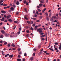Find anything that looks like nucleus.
Instances as JSON below:
<instances>
[{
	"label": "nucleus",
	"mask_w": 61,
	"mask_h": 61,
	"mask_svg": "<svg viewBox=\"0 0 61 61\" xmlns=\"http://www.w3.org/2000/svg\"><path fill=\"white\" fill-rule=\"evenodd\" d=\"M33 13L34 14H36V11L35 10H33Z\"/></svg>",
	"instance_id": "39"
},
{
	"label": "nucleus",
	"mask_w": 61,
	"mask_h": 61,
	"mask_svg": "<svg viewBox=\"0 0 61 61\" xmlns=\"http://www.w3.org/2000/svg\"><path fill=\"white\" fill-rule=\"evenodd\" d=\"M52 18H54V19H55L56 18V16H52L51 17Z\"/></svg>",
	"instance_id": "15"
},
{
	"label": "nucleus",
	"mask_w": 61,
	"mask_h": 61,
	"mask_svg": "<svg viewBox=\"0 0 61 61\" xmlns=\"http://www.w3.org/2000/svg\"><path fill=\"white\" fill-rule=\"evenodd\" d=\"M1 13H3V14H6V12L5 11H1Z\"/></svg>",
	"instance_id": "7"
},
{
	"label": "nucleus",
	"mask_w": 61,
	"mask_h": 61,
	"mask_svg": "<svg viewBox=\"0 0 61 61\" xmlns=\"http://www.w3.org/2000/svg\"><path fill=\"white\" fill-rule=\"evenodd\" d=\"M50 18V20L51 21H53V20H54L53 18H52V17H51Z\"/></svg>",
	"instance_id": "10"
},
{
	"label": "nucleus",
	"mask_w": 61,
	"mask_h": 61,
	"mask_svg": "<svg viewBox=\"0 0 61 61\" xmlns=\"http://www.w3.org/2000/svg\"><path fill=\"white\" fill-rule=\"evenodd\" d=\"M24 10L26 11V12H25L26 13H27V12L26 11V8H24Z\"/></svg>",
	"instance_id": "32"
},
{
	"label": "nucleus",
	"mask_w": 61,
	"mask_h": 61,
	"mask_svg": "<svg viewBox=\"0 0 61 61\" xmlns=\"http://www.w3.org/2000/svg\"><path fill=\"white\" fill-rule=\"evenodd\" d=\"M30 30H34V28L32 27H31L30 28Z\"/></svg>",
	"instance_id": "30"
},
{
	"label": "nucleus",
	"mask_w": 61,
	"mask_h": 61,
	"mask_svg": "<svg viewBox=\"0 0 61 61\" xmlns=\"http://www.w3.org/2000/svg\"><path fill=\"white\" fill-rule=\"evenodd\" d=\"M26 32L27 33H29V31L28 30H26Z\"/></svg>",
	"instance_id": "28"
},
{
	"label": "nucleus",
	"mask_w": 61,
	"mask_h": 61,
	"mask_svg": "<svg viewBox=\"0 0 61 61\" xmlns=\"http://www.w3.org/2000/svg\"><path fill=\"white\" fill-rule=\"evenodd\" d=\"M0 43H3V41H0Z\"/></svg>",
	"instance_id": "58"
},
{
	"label": "nucleus",
	"mask_w": 61,
	"mask_h": 61,
	"mask_svg": "<svg viewBox=\"0 0 61 61\" xmlns=\"http://www.w3.org/2000/svg\"><path fill=\"white\" fill-rule=\"evenodd\" d=\"M20 33V31H19L17 33V34H19Z\"/></svg>",
	"instance_id": "54"
},
{
	"label": "nucleus",
	"mask_w": 61,
	"mask_h": 61,
	"mask_svg": "<svg viewBox=\"0 0 61 61\" xmlns=\"http://www.w3.org/2000/svg\"><path fill=\"white\" fill-rule=\"evenodd\" d=\"M39 14H40V15H42V13H41V12Z\"/></svg>",
	"instance_id": "56"
},
{
	"label": "nucleus",
	"mask_w": 61,
	"mask_h": 61,
	"mask_svg": "<svg viewBox=\"0 0 61 61\" xmlns=\"http://www.w3.org/2000/svg\"><path fill=\"white\" fill-rule=\"evenodd\" d=\"M3 6H7V4H4L3 5Z\"/></svg>",
	"instance_id": "44"
},
{
	"label": "nucleus",
	"mask_w": 61,
	"mask_h": 61,
	"mask_svg": "<svg viewBox=\"0 0 61 61\" xmlns=\"http://www.w3.org/2000/svg\"><path fill=\"white\" fill-rule=\"evenodd\" d=\"M51 15H52V13H51V12H50V13L49 14V17H51Z\"/></svg>",
	"instance_id": "14"
},
{
	"label": "nucleus",
	"mask_w": 61,
	"mask_h": 61,
	"mask_svg": "<svg viewBox=\"0 0 61 61\" xmlns=\"http://www.w3.org/2000/svg\"><path fill=\"white\" fill-rule=\"evenodd\" d=\"M33 17H37V15L35 14V15L33 16Z\"/></svg>",
	"instance_id": "19"
},
{
	"label": "nucleus",
	"mask_w": 61,
	"mask_h": 61,
	"mask_svg": "<svg viewBox=\"0 0 61 61\" xmlns=\"http://www.w3.org/2000/svg\"><path fill=\"white\" fill-rule=\"evenodd\" d=\"M7 46H8V47H10V46H11V45H10L9 44H8Z\"/></svg>",
	"instance_id": "37"
},
{
	"label": "nucleus",
	"mask_w": 61,
	"mask_h": 61,
	"mask_svg": "<svg viewBox=\"0 0 61 61\" xmlns=\"http://www.w3.org/2000/svg\"><path fill=\"white\" fill-rule=\"evenodd\" d=\"M42 16H39V17L41 19L42 18Z\"/></svg>",
	"instance_id": "40"
},
{
	"label": "nucleus",
	"mask_w": 61,
	"mask_h": 61,
	"mask_svg": "<svg viewBox=\"0 0 61 61\" xmlns=\"http://www.w3.org/2000/svg\"><path fill=\"white\" fill-rule=\"evenodd\" d=\"M30 24H34V22H33V21H31L30 22Z\"/></svg>",
	"instance_id": "29"
},
{
	"label": "nucleus",
	"mask_w": 61,
	"mask_h": 61,
	"mask_svg": "<svg viewBox=\"0 0 61 61\" xmlns=\"http://www.w3.org/2000/svg\"><path fill=\"white\" fill-rule=\"evenodd\" d=\"M5 35L6 37H7V36H8V35L6 33L5 34Z\"/></svg>",
	"instance_id": "25"
},
{
	"label": "nucleus",
	"mask_w": 61,
	"mask_h": 61,
	"mask_svg": "<svg viewBox=\"0 0 61 61\" xmlns=\"http://www.w3.org/2000/svg\"><path fill=\"white\" fill-rule=\"evenodd\" d=\"M36 22H40V20H36Z\"/></svg>",
	"instance_id": "51"
},
{
	"label": "nucleus",
	"mask_w": 61,
	"mask_h": 61,
	"mask_svg": "<svg viewBox=\"0 0 61 61\" xmlns=\"http://www.w3.org/2000/svg\"><path fill=\"white\" fill-rule=\"evenodd\" d=\"M40 2L41 3H44V1H42L41 0V1Z\"/></svg>",
	"instance_id": "34"
},
{
	"label": "nucleus",
	"mask_w": 61,
	"mask_h": 61,
	"mask_svg": "<svg viewBox=\"0 0 61 61\" xmlns=\"http://www.w3.org/2000/svg\"><path fill=\"white\" fill-rule=\"evenodd\" d=\"M23 3L24 4H25L26 3V0H24V1L23 2Z\"/></svg>",
	"instance_id": "20"
},
{
	"label": "nucleus",
	"mask_w": 61,
	"mask_h": 61,
	"mask_svg": "<svg viewBox=\"0 0 61 61\" xmlns=\"http://www.w3.org/2000/svg\"><path fill=\"white\" fill-rule=\"evenodd\" d=\"M8 21L10 22H12V20L10 19H9L8 20Z\"/></svg>",
	"instance_id": "8"
},
{
	"label": "nucleus",
	"mask_w": 61,
	"mask_h": 61,
	"mask_svg": "<svg viewBox=\"0 0 61 61\" xmlns=\"http://www.w3.org/2000/svg\"><path fill=\"white\" fill-rule=\"evenodd\" d=\"M21 29H22V28H21V27H20L19 28V31H21Z\"/></svg>",
	"instance_id": "43"
},
{
	"label": "nucleus",
	"mask_w": 61,
	"mask_h": 61,
	"mask_svg": "<svg viewBox=\"0 0 61 61\" xmlns=\"http://www.w3.org/2000/svg\"><path fill=\"white\" fill-rule=\"evenodd\" d=\"M13 54L10 55L9 56V57H10V58H12L13 57Z\"/></svg>",
	"instance_id": "2"
},
{
	"label": "nucleus",
	"mask_w": 61,
	"mask_h": 61,
	"mask_svg": "<svg viewBox=\"0 0 61 61\" xmlns=\"http://www.w3.org/2000/svg\"><path fill=\"white\" fill-rule=\"evenodd\" d=\"M36 25V24H34L32 25V26H35Z\"/></svg>",
	"instance_id": "41"
},
{
	"label": "nucleus",
	"mask_w": 61,
	"mask_h": 61,
	"mask_svg": "<svg viewBox=\"0 0 61 61\" xmlns=\"http://www.w3.org/2000/svg\"><path fill=\"white\" fill-rule=\"evenodd\" d=\"M45 35H42L41 36V37H45Z\"/></svg>",
	"instance_id": "36"
},
{
	"label": "nucleus",
	"mask_w": 61,
	"mask_h": 61,
	"mask_svg": "<svg viewBox=\"0 0 61 61\" xmlns=\"http://www.w3.org/2000/svg\"><path fill=\"white\" fill-rule=\"evenodd\" d=\"M36 13L37 15H38V11L36 10Z\"/></svg>",
	"instance_id": "27"
},
{
	"label": "nucleus",
	"mask_w": 61,
	"mask_h": 61,
	"mask_svg": "<svg viewBox=\"0 0 61 61\" xmlns=\"http://www.w3.org/2000/svg\"><path fill=\"white\" fill-rule=\"evenodd\" d=\"M41 26V24H40V25H38V26L39 27H40V26Z\"/></svg>",
	"instance_id": "47"
},
{
	"label": "nucleus",
	"mask_w": 61,
	"mask_h": 61,
	"mask_svg": "<svg viewBox=\"0 0 61 61\" xmlns=\"http://www.w3.org/2000/svg\"><path fill=\"white\" fill-rule=\"evenodd\" d=\"M11 16L10 15H8V16H6V18H7V19H9V18L10 17H11Z\"/></svg>",
	"instance_id": "1"
},
{
	"label": "nucleus",
	"mask_w": 61,
	"mask_h": 61,
	"mask_svg": "<svg viewBox=\"0 0 61 61\" xmlns=\"http://www.w3.org/2000/svg\"><path fill=\"white\" fill-rule=\"evenodd\" d=\"M16 4L17 5H19V2L18 1H17L16 3Z\"/></svg>",
	"instance_id": "12"
},
{
	"label": "nucleus",
	"mask_w": 61,
	"mask_h": 61,
	"mask_svg": "<svg viewBox=\"0 0 61 61\" xmlns=\"http://www.w3.org/2000/svg\"><path fill=\"white\" fill-rule=\"evenodd\" d=\"M3 35H1L0 36V38H3Z\"/></svg>",
	"instance_id": "11"
},
{
	"label": "nucleus",
	"mask_w": 61,
	"mask_h": 61,
	"mask_svg": "<svg viewBox=\"0 0 61 61\" xmlns=\"http://www.w3.org/2000/svg\"><path fill=\"white\" fill-rule=\"evenodd\" d=\"M45 15H46V16H48V14L46 12L45 13Z\"/></svg>",
	"instance_id": "18"
},
{
	"label": "nucleus",
	"mask_w": 61,
	"mask_h": 61,
	"mask_svg": "<svg viewBox=\"0 0 61 61\" xmlns=\"http://www.w3.org/2000/svg\"><path fill=\"white\" fill-rule=\"evenodd\" d=\"M15 28H16V26H15V25L14 26V27L13 28V29H15Z\"/></svg>",
	"instance_id": "45"
},
{
	"label": "nucleus",
	"mask_w": 61,
	"mask_h": 61,
	"mask_svg": "<svg viewBox=\"0 0 61 61\" xmlns=\"http://www.w3.org/2000/svg\"><path fill=\"white\" fill-rule=\"evenodd\" d=\"M41 39L43 41H44L45 40V39L44 38H41Z\"/></svg>",
	"instance_id": "33"
},
{
	"label": "nucleus",
	"mask_w": 61,
	"mask_h": 61,
	"mask_svg": "<svg viewBox=\"0 0 61 61\" xmlns=\"http://www.w3.org/2000/svg\"><path fill=\"white\" fill-rule=\"evenodd\" d=\"M50 46V44L49 45V46L47 47V48H49Z\"/></svg>",
	"instance_id": "57"
},
{
	"label": "nucleus",
	"mask_w": 61,
	"mask_h": 61,
	"mask_svg": "<svg viewBox=\"0 0 61 61\" xmlns=\"http://www.w3.org/2000/svg\"><path fill=\"white\" fill-rule=\"evenodd\" d=\"M29 35L28 34H27L26 36H29Z\"/></svg>",
	"instance_id": "64"
},
{
	"label": "nucleus",
	"mask_w": 61,
	"mask_h": 61,
	"mask_svg": "<svg viewBox=\"0 0 61 61\" xmlns=\"http://www.w3.org/2000/svg\"><path fill=\"white\" fill-rule=\"evenodd\" d=\"M59 49L60 50H61V46H60L59 47Z\"/></svg>",
	"instance_id": "62"
},
{
	"label": "nucleus",
	"mask_w": 61,
	"mask_h": 61,
	"mask_svg": "<svg viewBox=\"0 0 61 61\" xmlns=\"http://www.w3.org/2000/svg\"><path fill=\"white\" fill-rule=\"evenodd\" d=\"M14 23H19V22L17 21H14Z\"/></svg>",
	"instance_id": "17"
},
{
	"label": "nucleus",
	"mask_w": 61,
	"mask_h": 61,
	"mask_svg": "<svg viewBox=\"0 0 61 61\" xmlns=\"http://www.w3.org/2000/svg\"><path fill=\"white\" fill-rule=\"evenodd\" d=\"M24 56H26V54H24Z\"/></svg>",
	"instance_id": "63"
},
{
	"label": "nucleus",
	"mask_w": 61,
	"mask_h": 61,
	"mask_svg": "<svg viewBox=\"0 0 61 61\" xmlns=\"http://www.w3.org/2000/svg\"><path fill=\"white\" fill-rule=\"evenodd\" d=\"M1 21H5V18L3 17L1 19H0Z\"/></svg>",
	"instance_id": "3"
},
{
	"label": "nucleus",
	"mask_w": 61,
	"mask_h": 61,
	"mask_svg": "<svg viewBox=\"0 0 61 61\" xmlns=\"http://www.w3.org/2000/svg\"><path fill=\"white\" fill-rule=\"evenodd\" d=\"M35 28H37V27H38V26L37 25H36L35 26Z\"/></svg>",
	"instance_id": "52"
},
{
	"label": "nucleus",
	"mask_w": 61,
	"mask_h": 61,
	"mask_svg": "<svg viewBox=\"0 0 61 61\" xmlns=\"http://www.w3.org/2000/svg\"><path fill=\"white\" fill-rule=\"evenodd\" d=\"M39 6H40V7H42V6H43V4H40L39 5Z\"/></svg>",
	"instance_id": "13"
},
{
	"label": "nucleus",
	"mask_w": 61,
	"mask_h": 61,
	"mask_svg": "<svg viewBox=\"0 0 61 61\" xmlns=\"http://www.w3.org/2000/svg\"><path fill=\"white\" fill-rule=\"evenodd\" d=\"M9 54H7V55H6L5 56V57H7V56H9Z\"/></svg>",
	"instance_id": "22"
},
{
	"label": "nucleus",
	"mask_w": 61,
	"mask_h": 61,
	"mask_svg": "<svg viewBox=\"0 0 61 61\" xmlns=\"http://www.w3.org/2000/svg\"><path fill=\"white\" fill-rule=\"evenodd\" d=\"M18 58H20V57H21V56H20V55H18Z\"/></svg>",
	"instance_id": "42"
},
{
	"label": "nucleus",
	"mask_w": 61,
	"mask_h": 61,
	"mask_svg": "<svg viewBox=\"0 0 61 61\" xmlns=\"http://www.w3.org/2000/svg\"><path fill=\"white\" fill-rule=\"evenodd\" d=\"M26 5H28V2H26Z\"/></svg>",
	"instance_id": "46"
},
{
	"label": "nucleus",
	"mask_w": 61,
	"mask_h": 61,
	"mask_svg": "<svg viewBox=\"0 0 61 61\" xmlns=\"http://www.w3.org/2000/svg\"><path fill=\"white\" fill-rule=\"evenodd\" d=\"M10 9L11 11H13L14 10V8L13 7H11L10 8Z\"/></svg>",
	"instance_id": "6"
},
{
	"label": "nucleus",
	"mask_w": 61,
	"mask_h": 61,
	"mask_svg": "<svg viewBox=\"0 0 61 61\" xmlns=\"http://www.w3.org/2000/svg\"><path fill=\"white\" fill-rule=\"evenodd\" d=\"M27 16V15H25L24 16V17L25 19H26V20H28V19L26 17Z\"/></svg>",
	"instance_id": "5"
},
{
	"label": "nucleus",
	"mask_w": 61,
	"mask_h": 61,
	"mask_svg": "<svg viewBox=\"0 0 61 61\" xmlns=\"http://www.w3.org/2000/svg\"><path fill=\"white\" fill-rule=\"evenodd\" d=\"M33 20H36V18H33Z\"/></svg>",
	"instance_id": "49"
},
{
	"label": "nucleus",
	"mask_w": 61,
	"mask_h": 61,
	"mask_svg": "<svg viewBox=\"0 0 61 61\" xmlns=\"http://www.w3.org/2000/svg\"><path fill=\"white\" fill-rule=\"evenodd\" d=\"M19 12H16V15H19Z\"/></svg>",
	"instance_id": "38"
},
{
	"label": "nucleus",
	"mask_w": 61,
	"mask_h": 61,
	"mask_svg": "<svg viewBox=\"0 0 61 61\" xmlns=\"http://www.w3.org/2000/svg\"><path fill=\"white\" fill-rule=\"evenodd\" d=\"M7 22V20H5V23L6 22Z\"/></svg>",
	"instance_id": "59"
},
{
	"label": "nucleus",
	"mask_w": 61,
	"mask_h": 61,
	"mask_svg": "<svg viewBox=\"0 0 61 61\" xmlns=\"http://www.w3.org/2000/svg\"><path fill=\"white\" fill-rule=\"evenodd\" d=\"M12 6L13 7H14L15 8V7H16V6H15V5L14 4L12 5Z\"/></svg>",
	"instance_id": "24"
},
{
	"label": "nucleus",
	"mask_w": 61,
	"mask_h": 61,
	"mask_svg": "<svg viewBox=\"0 0 61 61\" xmlns=\"http://www.w3.org/2000/svg\"><path fill=\"white\" fill-rule=\"evenodd\" d=\"M1 32L2 34H4L5 33V31L4 30H2L1 31Z\"/></svg>",
	"instance_id": "4"
},
{
	"label": "nucleus",
	"mask_w": 61,
	"mask_h": 61,
	"mask_svg": "<svg viewBox=\"0 0 61 61\" xmlns=\"http://www.w3.org/2000/svg\"><path fill=\"white\" fill-rule=\"evenodd\" d=\"M27 23H28V24H30V21H27Z\"/></svg>",
	"instance_id": "50"
},
{
	"label": "nucleus",
	"mask_w": 61,
	"mask_h": 61,
	"mask_svg": "<svg viewBox=\"0 0 61 61\" xmlns=\"http://www.w3.org/2000/svg\"><path fill=\"white\" fill-rule=\"evenodd\" d=\"M11 46H13V47H15V45H14V44H12Z\"/></svg>",
	"instance_id": "16"
},
{
	"label": "nucleus",
	"mask_w": 61,
	"mask_h": 61,
	"mask_svg": "<svg viewBox=\"0 0 61 61\" xmlns=\"http://www.w3.org/2000/svg\"><path fill=\"white\" fill-rule=\"evenodd\" d=\"M41 28H39V29H37V31H38V32L39 31L41 30Z\"/></svg>",
	"instance_id": "21"
},
{
	"label": "nucleus",
	"mask_w": 61,
	"mask_h": 61,
	"mask_svg": "<svg viewBox=\"0 0 61 61\" xmlns=\"http://www.w3.org/2000/svg\"><path fill=\"white\" fill-rule=\"evenodd\" d=\"M10 7V6H9L7 7V8H9Z\"/></svg>",
	"instance_id": "61"
},
{
	"label": "nucleus",
	"mask_w": 61,
	"mask_h": 61,
	"mask_svg": "<svg viewBox=\"0 0 61 61\" xmlns=\"http://www.w3.org/2000/svg\"><path fill=\"white\" fill-rule=\"evenodd\" d=\"M26 29H27L28 28V26H26Z\"/></svg>",
	"instance_id": "60"
},
{
	"label": "nucleus",
	"mask_w": 61,
	"mask_h": 61,
	"mask_svg": "<svg viewBox=\"0 0 61 61\" xmlns=\"http://www.w3.org/2000/svg\"><path fill=\"white\" fill-rule=\"evenodd\" d=\"M44 33L43 32H42L41 33V35H44Z\"/></svg>",
	"instance_id": "48"
},
{
	"label": "nucleus",
	"mask_w": 61,
	"mask_h": 61,
	"mask_svg": "<svg viewBox=\"0 0 61 61\" xmlns=\"http://www.w3.org/2000/svg\"><path fill=\"white\" fill-rule=\"evenodd\" d=\"M46 20L48 21H49V19H48V18H46Z\"/></svg>",
	"instance_id": "55"
},
{
	"label": "nucleus",
	"mask_w": 61,
	"mask_h": 61,
	"mask_svg": "<svg viewBox=\"0 0 61 61\" xmlns=\"http://www.w3.org/2000/svg\"><path fill=\"white\" fill-rule=\"evenodd\" d=\"M37 7L38 8H40V6H39V5H37Z\"/></svg>",
	"instance_id": "26"
},
{
	"label": "nucleus",
	"mask_w": 61,
	"mask_h": 61,
	"mask_svg": "<svg viewBox=\"0 0 61 61\" xmlns=\"http://www.w3.org/2000/svg\"><path fill=\"white\" fill-rule=\"evenodd\" d=\"M42 30H41L39 31V33H42Z\"/></svg>",
	"instance_id": "35"
},
{
	"label": "nucleus",
	"mask_w": 61,
	"mask_h": 61,
	"mask_svg": "<svg viewBox=\"0 0 61 61\" xmlns=\"http://www.w3.org/2000/svg\"><path fill=\"white\" fill-rule=\"evenodd\" d=\"M33 50L34 51H36V48H34L33 49Z\"/></svg>",
	"instance_id": "53"
},
{
	"label": "nucleus",
	"mask_w": 61,
	"mask_h": 61,
	"mask_svg": "<svg viewBox=\"0 0 61 61\" xmlns=\"http://www.w3.org/2000/svg\"><path fill=\"white\" fill-rule=\"evenodd\" d=\"M38 12H41V10H40V9H38Z\"/></svg>",
	"instance_id": "31"
},
{
	"label": "nucleus",
	"mask_w": 61,
	"mask_h": 61,
	"mask_svg": "<svg viewBox=\"0 0 61 61\" xmlns=\"http://www.w3.org/2000/svg\"><path fill=\"white\" fill-rule=\"evenodd\" d=\"M54 44H55V45H58V44H59V43L56 42V43H55Z\"/></svg>",
	"instance_id": "23"
},
{
	"label": "nucleus",
	"mask_w": 61,
	"mask_h": 61,
	"mask_svg": "<svg viewBox=\"0 0 61 61\" xmlns=\"http://www.w3.org/2000/svg\"><path fill=\"white\" fill-rule=\"evenodd\" d=\"M33 59H34V58H33V57H31L30 58V60L31 61H32V60H33Z\"/></svg>",
	"instance_id": "9"
}]
</instances>
